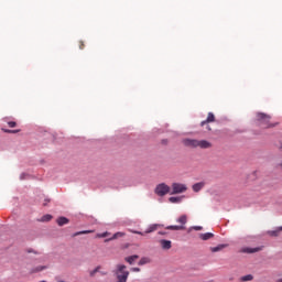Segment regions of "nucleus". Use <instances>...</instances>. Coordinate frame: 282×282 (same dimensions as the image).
I'll use <instances>...</instances> for the list:
<instances>
[{
	"instance_id": "obj_23",
	"label": "nucleus",
	"mask_w": 282,
	"mask_h": 282,
	"mask_svg": "<svg viewBox=\"0 0 282 282\" xmlns=\"http://www.w3.org/2000/svg\"><path fill=\"white\" fill-rule=\"evenodd\" d=\"M100 265H98L96 269L89 271V276H96L97 272H100Z\"/></svg>"
},
{
	"instance_id": "obj_1",
	"label": "nucleus",
	"mask_w": 282,
	"mask_h": 282,
	"mask_svg": "<svg viewBox=\"0 0 282 282\" xmlns=\"http://www.w3.org/2000/svg\"><path fill=\"white\" fill-rule=\"evenodd\" d=\"M272 116L264 112H257L256 115V124L260 127V129H272L276 127L279 123H273Z\"/></svg>"
},
{
	"instance_id": "obj_32",
	"label": "nucleus",
	"mask_w": 282,
	"mask_h": 282,
	"mask_svg": "<svg viewBox=\"0 0 282 282\" xmlns=\"http://www.w3.org/2000/svg\"><path fill=\"white\" fill-rule=\"evenodd\" d=\"M167 142H169L167 140H163V141H162L163 144H166Z\"/></svg>"
},
{
	"instance_id": "obj_36",
	"label": "nucleus",
	"mask_w": 282,
	"mask_h": 282,
	"mask_svg": "<svg viewBox=\"0 0 282 282\" xmlns=\"http://www.w3.org/2000/svg\"><path fill=\"white\" fill-rule=\"evenodd\" d=\"M45 202H46V203H48V202H50V199H46Z\"/></svg>"
},
{
	"instance_id": "obj_10",
	"label": "nucleus",
	"mask_w": 282,
	"mask_h": 282,
	"mask_svg": "<svg viewBox=\"0 0 282 282\" xmlns=\"http://www.w3.org/2000/svg\"><path fill=\"white\" fill-rule=\"evenodd\" d=\"M43 270H47L46 265H39L30 270V274H36V272H43Z\"/></svg>"
},
{
	"instance_id": "obj_25",
	"label": "nucleus",
	"mask_w": 282,
	"mask_h": 282,
	"mask_svg": "<svg viewBox=\"0 0 282 282\" xmlns=\"http://www.w3.org/2000/svg\"><path fill=\"white\" fill-rule=\"evenodd\" d=\"M8 126H9L11 129H14V127H17V122H14V121H9V122H8Z\"/></svg>"
},
{
	"instance_id": "obj_18",
	"label": "nucleus",
	"mask_w": 282,
	"mask_h": 282,
	"mask_svg": "<svg viewBox=\"0 0 282 282\" xmlns=\"http://www.w3.org/2000/svg\"><path fill=\"white\" fill-rule=\"evenodd\" d=\"M147 263H151V258L143 257L139 261V265H147Z\"/></svg>"
},
{
	"instance_id": "obj_20",
	"label": "nucleus",
	"mask_w": 282,
	"mask_h": 282,
	"mask_svg": "<svg viewBox=\"0 0 282 282\" xmlns=\"http://www.w3.org/2000/svg\"><path fill=\"white\" fill-rule=\"evenodd\" d=\"M253 279L254 276L252 274H248V275L241 276L240 281L248 282V281H252Z\"/></svg>"
},
{
	"instance_id": "obj_8",
	"label": "nucleus",
	"mask_w": 282,
	"mask_h": 282,
	"mask_svg": "<svg viewBox=\"0 0 282 282\" xmlns=\"http://www.w3.org/2000/svg\"><path fill=\"white\" fill-rule=\"evenodd\" d=\"M124 232H122V231H118V232H116V234H113V236L111 237V238H108V239H106L105 241L106 242H108V241H113V240H116V239H120V237H124Z\"/></svg>"
},
{
	"instance_id": "obj_22",
	"label": "nucleus",
	"mask_w": 282,
	"mask_h": 282,
	"mask_svg": "<svg viewBox=\"0 0 282 282\" xmlns=\"http://www.w3.org/2000/svg\"><path fill=\"white\" fill-rule=\"evenodd\" d=\"M186 221H187L186 215H182V216L177 219V223H178V224H182L183 226L186 224Z\"/></svg>"
},
{
	"instance_id": "obj_5",
	"label": "nucleus",
	"mask_w": 282,
	"mask_h": 282,
	"mask_svg": "<svg viewBox=\"0 0 282 282\" xmlns=\"http://www.w3.org/2000/svg\"><path fill=\"white\" fill-rule=\"evenodd\" d=\"M158 228H162V225L153 224V225H150L144 232L134 231V230H131V232H133V235H141L142 237H144V235H150V232H155V230H158Z\"/></svg>"
},
{
	"instance_id": "obj_9",
	"label": "nucleus",
	"mask_w": 282,
	"mask_h": 282,
	"mask_svg": "<svg viewBox=\"0 0 282 282\" xmlns=\"http://www.w3.org/2000/svg\"><path fill=\"white\" fill-rule=\"evenodd\" d=\"M263 248L258 247V248H246L243 249V252H247L248 254H254V252H261Z\"/></svg>"
},
{
	"instance_id": "obj_31",
	"label": "nucleus",
	"mask_w": 282,
	"mask_h": 282,
	"mask_svg": "<svg viewBox=\"0 0 282 282\" xmlns=\"http://www.w3.org/2000/svg\"><path fill=\"white\" fill-rule=\"evenodd\" d=\"M276 232H279V231H272V235H273L274 237H276Z\"/></svg>"
},
{
	"instance_id": "obj_21",
	"label": "nucleus",
	"mask_w": 282,
	"mask_h": 282,
	"mask_svg": "<svg viewBox=\"0 0 282 282\" xmlns=\"http://www.w3.org/2000/svg\"><path fill=\"white\" fill-rule=\"evenodd\" d=\"M40 221L45 223V221H52V215L46 214L41 217Z\"/></svg>"
},
{
	"instance_id": "obj_17",
	"label": "nucleus",
	"mask_w": 282,
	"mask_h": 282,
	"mask_svg": "<svg viewBox=\"0 0 282 282\" xmlns=\"http://www.w3.org/2000/svg\"><path fill=\"white\" fill-rule=\"evenodd\" d=\"M184 226H177V225H174V226H167L165 229L166 230H184Z\"/></svg>"
},
{
	"instance_id": "obj_11",
	"label": "nucleus",
	"mask_w": 282,
	"mask_h": 282,
	"mask_svg": "<svg viewBox=\"0 0 282 282\" xmlns=\"http://www.w3.org/2000/svg\"><path fill=\"white\" fill-rule=\"evenodd\" d=\"M199 237L203 241H208V239H213L215 235H213V232H206V234H200Z\"/></svg>"
},
{
	"instance_id": "obj_19",
	"label": "nucleus",
	"mask_w": 282,
	"mask_h": 282,
	"mask_svg": "<svg viewBox=\"0 0 282 282\" xmlns=\"http://www.w3.org/2000/svg\"><path fill=\"white\" fill-rule=\"evenodd\" d=\"M90 232H94V230L77 231L73 235V237H78L79 235H90Z\"/></svg>"
},
{
	"instance_id": "obj_4",
	"label": "nucleus",
	"mask_w": 282,
	"mask_h": 282,
	"mask_svg": "<svg viewBox=\"0 0 282 282\" xmlns=\"http://www.w3.org/2000/svg\"><path fill=\"white\" fill-rule=\"evenodd\" d=\"M154 193L159 195V197H164V195L171 193V187L165 183H161L155 187Z\"/></svg>"
},
{
	"instance_id": "obj_14",
	"label": "nucleus",
	"mask_w": 282,
	"mask_h": 282,
	"mask_svg": "<svg viewBox=\"0 0 282 282\" xmlns=\"http://www.w3.org/2000/svg\"><path fill=\"white\" fill-rule=\"evenodd\" d=\"M192 188H193L194 193H199V191H202V188H204V183L203 182L195 183Z\"/></svg>"
},
{
	"instance_id": "obj_35",
	"label": "nucleus",
	"mask_w": 282,
	"mask_h": 282,
	"mask_svg": "<svg viewBox=\"0 0 282 282\" xmlns=\"http://www.w3.org/2000/svg\"><path fill=\"white\" fill-rule=\"evenodd\" d=\"M43 206H47V203H44Z\"/></svg>"
},
{
	"instance_id": "obj_34",
	"label": "nucleus",
	"mask_w": 282,
	"mask_h": 282,
	"mask_svg": "<svg viewBox=\"0 0 282 282\" xmlns=\"http://www.w3.org/2000/svg\"><path fill=\"white\" fill-rule=\"evenodd\" d=\"M276 282H282V278H281V279H279Z\"/></svg>"
},
{
	"instance_id": "obj_27",
	"label": "nucleus",
	"mask_w": 282,
	"mask_h": 282,
	"mask_svg": "<svg viewBox=\"0 0 282 282\" xmlns=\"http://www.w3.org/2000/svg\"><path fill=\"white\" fill-rule=\"evenodd\" d=\"M79 50H85V42L83 41L79 42Z\"/></svg>"
},
{
	"instance_id": "obj_33",
	"label": "nucleus",
	"mask_w": 282,
	"mask_h": 282,
	"mask_svg": "<svg viewBox=\"0 0 282 282\" xmlns=\"http://www.w3.org/2000/svg\"><path fill=\"white\" fill-rule=\"evenodd\" d=\"M281 231H282V227H279V228H278V232H281Z\"/></svg>"
},
{
	"instance_id": "obj_13",
	"label": "nucleus",
	"mask_w": 282,
	"mask_h": 282,
	"mask_svg": "<svg viewBox=\"0 0 282 282\" xmlns=\"http://www.w3.org/2000/svg\"><path fill=\"white\" fill-rule=\"evenodd\" d=\"M56 223H57V226H65L69 224V219H67L66 217H59L57 218Z\"/></svg>"
},
{
	"instance_id": "obj_6",
	"label": "nucleus",
	"mask_w": 282,
	"mask_h": 282,
	"mask_svg": "<svg viewBox=\"0 0 282 282\" xmlns=\"http://www.w3.org/2000/svg\"><path fill=\"white\" fill-rule=\"evenodd\" d=\"M160 246L163 250H171L172 242L171 240H160Z\"/></svg>"
},
{
	"instance_id": "obj_29",
	"label": "nucleus",
	"mask_w": 282,
	"mask_h": 282,
	"mask_svg": "<svg viewBox=\"0 0 282 282\" xmlns=\"http://www.w3.org/2000/svg\"><path fill=\"white\" fill-rule=\"evenodd\" d=\"M194 230H203V227L202 226H196V227H194Z\"/></svg>"
},
{
	"instance_id": "obj_3",
	"label": "nucleus",
	"mask_w": 282,
	"mask_h": 282,
	"mask_svg": "<svg viewBox=\"0 0 282 282\" xmlns=\"http://www.w3.org/2000/svg\"><path fill=\"white\" fill-rule=\"evenodd\" d=\"M186 191H188V187L186 186V184L173 183L172 192H170V195H180L182 193H186Z\"/></svg>"
},
{
	"instance_id": "obj_12",
	"label": "nucleus",
	"mask_w": 282,
	"mask_h": 282,
	"mask_svg": "<svg viewBox=\"0 0 282 282\" xmlns=\"http://www.w3.org/2000/svg\"><path fill=\"white\" fill-rule=\"evenodd\" d=\"M182 199H184V196H177V197L172 196L169 198V202L171 204H180L182 202Z\"/></svg>"
},
{
	"instance_id": "obj_16",
	"label": "nucleus",
	"mask_w": 282,
	"mask_h": 282,
	"mask_svg": "<svg viewBox=\"0 0 282 282\" xmlns=\"http://www.w3.org/2000/svg\"><path fill=\"white\" fill-rule=\"evenodd\" d=\"M228 245H218L217 247H212L210 250L212 252H219L224 250V248H227Z\"/></svg>"
},
{
	"instance_id": "obj_24",
	"label": "nucleus",
	"mask_w": 282,
	"mask_h": 282,
	"mask_svg": "<svg viewBox=\"0 0 282 282\" xmlns=\"http://www.w3.org/2000/svg\"><path fill=\"white\" fill-rule=\"evenodd\" d=\"M109 231H106V232H102V234H98L97 235V237L99 238V239H105V237H109Z\"/></svg>"
},
{
	"instance_id": "obj_7",
	"label": "nucleus",
	"mask_w": 282,
	"mask_h": 282,
	"mask_svg": "<svg viewBox=\"0 0 282 282\" xmlns=\"http://www.w3.org/2000/svg\"><path fill=\"white\" fill-rule=\"evenodd\" d=\"M208 122H215V115L213 112H208L207 119L202 121L200 126L208 124Z\"/></svg>"
},
{
	"instance_id": "obj_15",
	"label": "nucleus",
	"mask_w": 282,
	"mask_h": 282,
	"mask_svg": "<svg viewBox=\"0 0 282 282\" xmlns=\"http://www.w3.org/2000/svg\"><path fill=\"white\" fill-rule=\"evenodd\" d=\"M137 259H140V257H139L138 254H134V256L127 257V258H126V261H127V263H130V265H133V262H134Z\"/></svg>"
},
{
	"instance_id": "obj_28",
	"label": "nucleus",
	"mask_w": 282,
	"mask_h": 282,
	"mask_svg": "<svg viewBox=\"0 0 282 282\" xmlns=\"http://www.w3.org/2000/svg\"><path fill=\"white\" fill-rule=\"evenodd\" d=\"M131 272H140V268L138 267L131 268Z\"/></svg>"
},
{
	"instance_id": "obj_26",
	"label": "nucleus",
	"mask_w": 282,
	"mask_h": 282,
	"mask_svg": "<svg viewBox=\"0 0 282 282\" xmlns=\"http://www.w3.org/2000/svg\"><path fill=\"white\" fill-rule=\"evenodd\" d=\"M20 130H4V133H19Z\"/></svg>"
},
{
	"instance_id": "obj_2",
	"label": "nucleus",
	"mask_w": 282,
	"mask_h": 282,
	"mask_svg": "<svg viewBox=\"0 0 282 282\" xmlns=\"http://www.w3.org/2000/svg\"><path fill=\"white\" fill-rule=\"evenodd\" d=\"M183 144L185 147H189L191 149H210L213 144L207 140H197V139H185L183 140Z\"/></svg>"
},
{
	"instance_id": "obj_30",
	"label": "nucleus",
	"mask_w": 282,
	"mask_h": 282,
	"mask_svg": "<svg viewBox=\"0 0 282 282\" xmlns=\"http://www.w3.org/2000/svg\"><path fill=\"white\" fill-rule=\"evenodd\" d=\"M159 235H167L166 231H159Z\"/></svg>"
}]
</instances>
